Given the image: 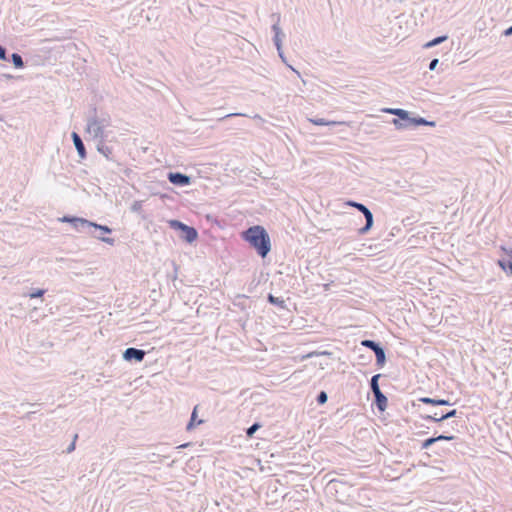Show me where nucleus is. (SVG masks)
I'll return each instance as SVG.
<instances>
[{"instance_id":"1","label":"nucleus","mask_w":512,"mask_h":512,"mask_svg":"<svg viewBox=\"0 0 512 512\" xmlns=\"http://www.w3.org/2000/svg\"><path fill=\"white\" fill-rule=\"evenodd\" d=\"M243 241L247 242L251 248L262 258L267 256L271 249V242H269V235L261 225H254L242 232Z\"/></svg>"},{"instance_id":"2","label":"nucleus","mask_w":512,"mask_h":512,"mask_svg":"<svg viewBox=\"0 0 512 512\" xmlns=\"http://www.w3.org/2000/svg\"><path fill=\"white\" fill-rule=\"evenodd\" d=\"M169 226H171L173 230L181 231L182 239L188 243H193L197 239V231L195 228L187 226L178 220L169 221Z\"/></svg>"},{"instance_id":"3","label":"nucleus","mask_w":512,"mask_h":512,"mask_svg":"<svg viewBox=\"0 0 512 512\" xmlns=\"http://www.w3.org/2000/svg\"><path fill=\"white\" fill-rule=\"evenodd\" d=\"M501 250L505 253V257L497 260V266H499L505 274L512 276V248L506 249L503 247Z\"/></svg>"},{"instance_id":"4","label":"nucleus","mask_w":512,"mask_h":512,"mask_svg":"<svg viewBox=\"0 0 512 512\" xmlns=\"http://www.w3.org/2000/svg\"><path fill=\"white\" fill-rule=\"evenodd\" d=\"M348 206L356 208V210L362 212L364 214V217H366V226L364 228L360 229V233L364 234L370 229V226H372V214H370V211H368L367 207L364 206L361 203L358 202H348Z\"/></svg>"},{"instance_id":"5","label":"nucleus","mask_w":512,"mask_h":512,"mask_svg":"<svg viewBox=\"0 0 512 512\" xmlns=\"http://www.w3.org/2000/svg\"><path fill=\"white\" fill-rule=\"evenodd\" d=\"M123 359L127 361L135 360L137 362H141V360H143V351L135 348H129L123 352Z\"/></svg>"},{"instance_id":"6","label":"nucleus","mask_w":512,"mask_h":512,"mask_svg":"<svg viewBox=\"0 0 512 512\" xmlns=\"http://www.w3.org/2000/svg\"><path fill=\"white\" fill-rule=\"evenodd\" d=\"M169 182L173 183V185L177 186H186L189 185V177L182 175L180 173H169L167 176Z\"/></svg>"},{"instance_id":"7","label":"nucleus","mask_w":512,"mask_h":512,"mask_svg":"<svg viewBox=\"0 0 512 512\" xmlns=\"http://www.w3.org/2000/svg\"><path fill=\"white\" fill-rule=\"evenodd\" d=\"M62 221H65V222H73V221H78L79 223L81 224H87V225H90L91 227L93 228H97V229H100V231L104 232V233H110L111 230H109V228L105 225H98L96 223H93V222H88L84 219H69V218H62Z\"/></svg>"},{"instance_id":"8","label":"nucleus","mask_w":512,"mask_h":512,"mask_svg":"<svg viewBox=\"0 0 512 512\" xmlns=\"http://www.w3.org/2000/svg\"><path fill=\"white\" fill-rule=\"evenodd\" d=\"M203 420L197 419V407H194V411H192V417H190V422L186 425V430L190 431L195 426L201 425Z\"/></svg>"},{"instance_id":"9","label":"nucleus","mask_w":512,"mask_h":512,"mask_svg":"<svg viewBox=\"0 0 512 512\" xmlns=\"http://www.w3.org/2000/svg\"><path fill=\"white\" fill-rule=\"evenodd\" d=\"M456 415V410H451L447 414H442L440 417L423 416L426 420H432L434 422H440L442 420L450 419Z\"/></svg>"},{"instance_id":"10","label":"nucleus","mask_w":512,"mask_h":512,"mask_svg":"<svg viewBox=\"0 0 512 512\" xmlns=\"http://www.w3.org/2000/svg\"><path fill=\"white\" fill-rule=\"evenodd\" d=\"M391 115H396L402 119V121L410 122L409 118L407 117V113L401 109H385L383 110Z\"/></svg>"},{"instance_id":"11","label":"nucleus","mask_w":512,"mask_h":512,"mask_svg":"<svg viewBox=\"0 0 512 512\" xmlns=\"http://www.w3.org/2000/svg\"><path fill=\"white\" fill-rule=\"evenodd\" d=\"M308 121H310V123H312V125H316V126H331V125H339L340 124V122L327 121L324 118L310 119Z\"/></svg>"},{"instance_id":"12","label":"nucleus","mask_w":512,"mask_h":512,"mask_svg":"<svg viewBox=\"0 0 512 512\" xmlns=\"http://www.w3.org/2000/svg\"><path fill=\"white\" fill-rule=\"evenodd\" d=\"M72 139H74V146H76V150H78L79 157L84 158V146H82L79 135L72 133Z\"/></svg>"},{"instance_id":"13","label":"nucleus","mask_w":512,"mask_h":512,"mask_svg":"<svg viewBox=\"0 0 512 512\" xmlns=\"http://www.w3.org/2000/svg\"><path fill=\"white\" fill-rule=\"evenodd\" d=\"M419 401H421V403L430 405H449V402L447 400H433L428 397H423L419 399Z\"/></svg>"},{"instance_id":"14","label":"nucleus","mask_w":512,"mask_h":512,"mask_svg":"<svg viewBox=\"0 0 512 512\" xmlns=\"http://www.w3.org/2000/svg\"><path fill=\"white\" fill-rule=\"evenodd\" d=\"M373 395H375V400H377V407L384 410L386 407V397L382 393H373Z\"/></svg>"},{"instance_id":"15","label":"nucleus","mask_w":512,"mask_h":512,"mask_svg":"<svg viewBox=\"0 0 512 512\" xmlns=\"http://www.w3.org/2000/svg\"><path fill=\"white\" fill-rule=\"evenodd\" d=\"M439 440H448V441H450V440H452V436H439V437H436V438L426 439L425 442H423V448H427L433 442L439 441Z\"/></svg>"},{"instance_id":"16","label":"nucleus","mask_w":512,"mask_h":512,"mask_svg":"<svg viewBox=\"0 0 512 512\" xmlns=\"http://www.w3.org/2000/svg\"><path fill=\"white\" fill-rule=\"evenodd\" d=\"M268 302H270V304L277 305L280 308H285V301L281 298L268 295Z\"/></svg>"},{"instance_id":"17","label":"nucleus","mask_w":512,"mask_h":512,"mask_svg":"<svg viewBox=\"0 0 512 512\" xmlns=\"http://www.w3.org/2000/svg\"><path fill=\"white\" fill-rule=\"evenodd\" d=\"M362 346H364L368 349H371L373 351H382V348H380V346H378V344H376L375 342L370 341V340L362 341Z\"/></svg>"},{"instance_id":"18","label":"nucleus","mask_w":512,"mask_h":512,"mask_svg":"<svg viewBox=\"0 0 512 512\" xmlns=\"http://www.w3.org/2000/svg\"><path fill=\"white\" fill-rule=\"evenodd\" d=\"M380 375H375L371 377V391H373V394L382 393L380 392V389L378 388V378Z\"/></svg>"},{"instance_id":"19","label":"nucleus","mask_w":512,"mask_h":512,"mask_svg":"<svg viewBox=\"0 0 512 512\" xmlns=\"http://www.w3.org/2000/svg\"><path fill=\"white\" fill-rule=\"evenodd\" d=\"M373 352H375V358H377V364H379V366L384 365V360H386V357L384 356V350H377V351H373Z\"/></svg>"},{"instance_id":"20","label":"nucleus","mask_w":512,"mask_h":512,"mask_svg":"<svg viewBox=\"0 0 512 512\" xmlns=\"http://www.w3.org/2000/svg\"><path fill=\"white\" fill-rule=\"evenodd\" d=\"M13 64H14V68H17V69H20L21 67H23V62H21V57H19V55L16 53L13 54Z\"/></svg>"},{"instance_id":"21","label":"nucleus","mask_w":512,"mask_h":512,"mask_svg":"<svg viewBox=\"0 0 512 512\" xmlns=\"http://www.w3.org/2000/svg\"><path fill=\"white\" fill-rule=\"evenodd\" d=\"M258 428H260V425L258 424H253V426L247 428V437H252V435L254 434V432H256V430H258Z\"/></svg>"},{"instance_id":"22","label":"nucleus","mask_w":512,"mask_h":512,"mask_svg":"<svg viewBox=\"0 0 512 512\" xmlns=\"http://www.w3.org/2000/svg\"><path fill=\"white\" fill-rule=\"evenodd\" d=\"M43 294H44V290L38 289V290H36V292H32V294H30V299L40 298V297H42Z\"/></svg>"},{"instance_id":"23","label":"nucleus","mask_w":512,"mask_h":512,"mask_svg":"<svg viewBox=\"0 0 512 512\" xmlns=\"http://www.w3.org/2000/svg\"><path fill=\"white\" fill-rule=\"evenodd\" d=\"M325 402H326V394H325V392H322V393H320V395H318V404L323 405V404H325Z\"/></svg>"},{"instance_id":"24","label":"nucleus","mask_w":512,"mask_h":512,"mask_svg":"<svg viewBox=\"0 0 512 512\" xmlns=\"http://www.w3.org/2000/svg\"><path fill=\"white\" fill-rule=\"evenodd\" d=\"M444 40H445V37H438V38H436V39H434V40H432V41L428 42V44H426V46H431V45H433V44L440 43V42H442V41H444Z\"/></svg>"},{"instance_id":"25","label":"nucleus","mask_w":512,"mask_h":512,"mask_svg":"<svg viewBox=\"0 0 512 512\" xmlns=\"http://www.w3.org/2000/svg\"><path fill=\"white\" fill-rule=\"evenodd\" d=\"M417 125H430L433 126L432 122H427L423 118H417Z\"/></svg>"},{"instance_id":"26","label":"nucleus","mask_w":512,"mask_h":512,"mask_svg":"<svg viewBox=\"0 0 512 512\" xmlns=\"http://www.w3.org/2000/svg\"><path fill=\"white\" fill-rule=\"evenodd\" d=\"M74 440L77 441V435H74ZM75 441H72V444H70V447H68L66 452L71 453L73 450H75Z\"/></svg>"},{"instance_id":"27","label":"nucleus","mask_w":512,"mask_h":512,"mask_svg":"<svg viewBox=\"0 0 512 512\" xmlns=\"http://www.w3.org/2000/svg\"><path fill=\"white\" fill-rule=\"evenodd\" d=\"M435 65H437L436 59L430 61V65H428V69L433 70L435 68Z\"/></svg>"},{"instance_id":"28","label":"nucleus","mask_w":512,"mask_h":512,"mask_svg":"<svg viewBox=\"0 0 512 512\" xmlns=\"http://www.w3.org/2000/svg\"><path fill=\"white\" fill-rule=\"evenodd\" d=\"M102 242L112 245L113 239L111 238H102Z\"/></svg>"},{"instance_id":"29","label":"nucleus","mask_w":512,"mask_h":512,"mask_svg":"<svg viewBox=\"0 0 512 512\" xmlns=\"http://www.w3.org/2000/svg\"><path fill=\"white\" fill-rule=\"evenodd\" d=\"M272 32H281V31H280V28L278 27V25H277V24H274V25L272 26Z\"/></svg>"},{"instance_id":"30","label":"nucleus","mask_w":512,"mask_h":512,"mask_svg":"<svg viewBox=\"0 0 512 512\" xmlns=\"http://www.w3.org/2000/svg\"><path fill=\"white\" fill-rule=\"evenodd\" d=\"M4 53H6V51H4V49L0 46V60H4Z\"/></svg>"},{"instance_id":"31","label":"nucleus","mask_w":512,"mask_h":512,"mask_svg":"<svg viewBox=\"0 0 512 512\" xmlns=\"http://www.w3.org/2000/svg\"><path fill=\"white\" fill-rule=\"evenodd\" d=\"M501 32H512V25L505 29H502Z\"/></svg>"},{"instance_id":"32","label":"nucleus","mask_w":512,"mask_h":512,"mask_svg":"<svg viewBox=\"0 0 512 512\" xmlns=\"http://www.w3.org/2000/svg\"><path fill=\"white\" fill-rule=\"evenodd\" d=\"M441 414L434 413L432 415H426L425 417H439Z\"/></svg>"},{"instance_id":"33","label":"nucleus","mask_w":512,"mask_h":512,"mask_svg":"<svg viewBox=\"0 0 512 512\" xmlns=\"http://www.w3.org/2000/svg\"><path fill=\"white\" fill-rule=\"evenodd\" d=\"M477 29L481 32L484 28L481 27L480 21L477 22Z\"/></svg>"},{"instance_id":"34","label":"nucleus","mask_w":512,"mask_h":512,"mask_svg":"<svg viewBox=\"0 0 512 512\" xmlns=\"http://www.w3.org/2000/svg\"><path fill=\"white\" fill-rule=\"evenodd\" d=\"M394 125H396V126H398V127H400V126H401V124H399V120H394Z\"/></svg>"}]
</instances>
